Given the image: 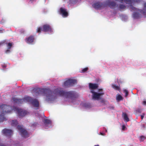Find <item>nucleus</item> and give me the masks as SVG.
<instances>
[{"instance_id":"obj_1","label":"nucleus","mask_w":146,"mask_h":146,"mask_svg":"<svg viewBox=\"0 0 146 146\" xmlns=\"http://www.w3.org/2000/svg\"><path fill=\"white\" fill-rule=\"evenodd\" d=\"M89 87L92 94V98L93 100H99L104 94V91L102 89H99L97 90H96L98 87V85L97 84L90 83L89 84Z\"/></svg>"},{"instance_id":"obj_2","label":"nucleus","mask_w":146,"mask_h":146,"mask_svg":"<svg viewBox=\"0 0 146 146\" xmlns=\"http://www.w3.org/2000/svg\"><path fill=\"white\" fill-rule=\"evenodd\" d=\"M54 93L56 96H64L66 99V100L73 102V95L71 92H64L63 91L56 90L54 91Z\"/></svg>"},{"instance_id":"obj_3","label":"nucleus","mask_w":146,"mask_h":146,"mask_svg":"<svg viewBox=\"0 0 146 146\" xmlns=\"http://www.w3.org/2000/svg\"><path fill=\"white\" fill-rule=\"evenodd\" d=\"M0 108L2 113L1 114H0V122H2L6 120L3 114L11 113L13 110H12L11 107L4 105L1 106Z\"/></svg>"},{"instance_id":"obj_4","label":"nucleus","mask_w":146,"mask_h":146,"mask_svg":"<svg viewBox=\"0 0 146 146\" xmlns=\"http://www.w3.org/2000/svg\"><path fill=\"white\" fill-rule=\"evenodd\" d=\"M23 100L25 102H31L33 105L35 107H38L39 106V103L38 101L36 100H33L30 97H26L23 99Z\"/></svg>"},{"instance_id":"obj_5","label":"nucleus","mask_w":146,"mask_h":146,"mask_svg":"<svg viewBox=\"0 0 146 146\" xmlns=\"http://www.w3.org/2000/svg\"><path fill=\"white\" fill-rule=\"evenodd\" d=\"M36 32L38 33L44 32L50 34L52 33L53 30L52 28H37Z\"/></svg>"},{"instance_id":"obj_6","label":"nucleus","mask_w":146,"mask_h":146,"mask_svg":"<svg viewBox=\"0 0 146 146\" xmlns=\"http://www.w3.org/2000/svg\"><path fill=\"white\" fill-rule=\"evenodd\" d=\"M13 110L16 111V113L20 117L24 116L27 113L26 111L17 108H14Z\"/></svg>"},{"instance_id":"obj_7","label":"nucleus","mask_w":146,"mask_h":146,"mask_svg":"<svg viewBox=\"0 0 146 146\" xmlns=\"http://www.w3.org/2000/svg\"><path fill=\"white\" fill-rule=\"evenodd\" d=\"M17 128L22 136L25 138L27 137V131L23 128L22 126L19 125L18 126Z\"/></svg>"},{"instance_id":"obj_8","label":"nucleus","mask_w":146,"mask_h":146,"mask_svg":"<svg viewBox=\"0 0 146 146\" xmlns=\"http://www.w3.org/2000/svg\"><path fill=\"white\" fill-rule=\"evenodd\" d=\"M60 14L63 17H66L68 16V13L66 9L65 8L61 7L59 11Z\"/></svg>"},{"instance_id":"obj_9","label":"nucleus","mask_w":146,"mask_h":146,"mask_svg":"<svg viewBox=\"0 0 146 146\" xmlns=\"http://www.w3.org/2000/svg\"><path fill=\"white\" fill-rule=\"evenodd\" d=\"M76 80L75 79H69L64 82V85L66 86H72L76 83Z\"/></svg>"},{"instance_id":"obj_10","label":"nucleus","mask_w":146,"mask_h":146,"mask_svg":"<svg viewBox=\"0 0 146 146\" xmlns=\"http://www.w3.org/2000/svg\"><path fill=\"white\" fill-rule=\"evenodd\" d=\"M92 6L95 9H97L104 7L103 4L99 2L95 3L93 4Z\"/></svg>"},{"instance_id":"obj_11","label":"nucleus","mask_w":146,"mask_h":146,"mask_svg":"<svg viewBox=\"0 0 146 146\" xmlns=\"http://www.w3.org/2000/svg\"><path fill=\"white\" fill-rule=\"evenodd\" d=\"M12 43L9 42L6 44L7 48L5 50V52L6 53H9L11 51V49L12 46Z\"/></svg>"},{"instance_id":"obj_12","label":"nucleus","mask_w":146,"mask_h":146,"mask_svg":"<svg viewBox=\"0 0 146 146\" xmlns=\"http://www.w3.org/2000/svg\"><path fill=\"white\" fill-rule=\"evenodd\" d=\"M2 133L5 135L9 136L11 135L13 131L11 130L8 129H5L2 131Z\"/></svg>"},{"instance_id":"obj_13","label":"nucleus","mask_w":146,"mask_h":146,"mask_svg":"<svg viewBox=\"0 0 146 146\" xmlns=\"http://www.w3.org/2000/svg\"><path fill=\"white\" fill-rule=\"evenodd\" d=\"M106 3L111 8H113L116 5V3L114 1H111L108 0L106 1Z\"/></svg>"},{"instance_id":"obj_14","label":"nucleus","mask_w":146,"mask_h":146,"mask_svg":"<svg viewBox=\"0 0 146 146\" xmlns=\"http://www.w3.org/2000/svg\"><path fill=\"white\" fill-rule=\"evenodd\" d=\"M34 39L33 36H31L26 39V41L27 43H31L33 42Z\"/></svg>"},{"instance_id":"obj_15","label":"nucleus","mask_w":146,"mask_h":146,"mask_svg":"<svg viewBox=\"0 0 146 146\" xmlns=\"http://www.w3.org/2000/svg\"><path fill=\"white\" fill-rule=\"evenodd\" d=\"M81 106L83 108H89L91 107L90 104L86 102L82 103L81 104Z\"/></svg>"},{"instance_id":"obj_16","label":"nucleus","mask_w":146,"mask_h":146,"mask_svg":"<svg viewBox=\"0 0 146 146\" xmlns=\"http://www.w3.org/2000/svg\"><path fill=\"white\" fill-rule=\"evenodd\" d=\"M139 12L143 15H146V3H144V7L142 10H139Z\"/></svg>"},{"instance_id":"obj_17","label":"nucleus","mask_w":146,"mask_h":146,"mask_svg":"<svg viewBox=\"0 0 146 146\" xmlns=\"http://www.w3.org/2000/svg\"><path fill=\"white\" fill-rule=\"evenodd\" d=\"M116 99L117 101L119 102L120 101L122 100L123 99V97L121 95L117 94L116 95Z\"/></svg>"},{"instance_id":"obj_18","label":"nucleus","mask_w":146,"mask_h":146,"mask_svg":"<svg viewBox=\"0 0 146 146\" xmlns=\"http://www.w3.org/2000/svg\"><path fill=\"white\" fill-rule=\"evenodd\" d=\"M138 0H124V1L126 4H131L134 2H137Z\"/></svg>"},{"instance_id":"obj_19","label":"nucleus","mask_w":146,"mask_h":146,"mask_svg":"<svg viewBox=\"0 0 146 146\" xmlns=\"http://www.w3.org/2000/svg\"><path fill=\"white\" fill-rule=\"evenodd\" d=\"M46 100L48 102H51L54 100V98L52 96L49 95L46 97Z\"/></svg>"},{"instance_id":"obj_20","label":"nucleus","mask_w":146,"mask_h":146,"mask_svg":"<svg viewBox=\"0 0 146 146\" xmlns=\"http://www.w3.org/2000/svg\"><path fill=\"white\" fill-rule=\"evenodd\" d=\"M122 117L125 121L127 122L129 121V119L127 115L125 113H123L122 114Z\"/></svg>"},{"instance_id":"obj_21","label":"nucleus","mask_w":146,"mask_h":146,"mask_svg":"<svg viewBox=\"0 0 146 146\" xmlns=\"http://www.w3.org/2000/svg\"><path fill=\"white\" fill-rule=\"evenodd\" d=\"M133 17L135 19H139L141 17V15L138 13H134L133 15Z\"/></svg>"},{"instance_id":"obj_22","label":"nucleus","mask_w":146,"mask_h":146,"mask_svg":"<svg viewBox=\"0 0 146 146\" xmlns=\"http://www.w3.org/2000/svg\"><path fill=\"white\" fill-rule=\"evenodd\" d=\"M45 125V127L48 126V127L50 126L51 122L50 120L48 119H45L44 121Z\"/></svg>"},{"instance_id":"obj_23","label":"nucleus","mask_w":146,"mask_h":146,"mask_svg":"<svg viewBox=\"0 0 146 146\" xmlns=\"http://www.w3.org/2000/svg\"><path fill=\"white\" fill-rule=\"evenodd\" d=\"M18 123L16 120H12L11 122V124L12 126H17Z\"/></svg>"},{"instance_id":"obj_24","label":"nucleus","mask_w":146,"mask_h":146,"mask_svg":"<svg viewBox=\"0 0 146 146\" xmlns=\"http://www.w3.org/2000/svg\"><path fill=\"white\" fill-rule=\"evenodd\" d=\"M111 86L113 88V89L115 90H120V88L119 87V86H117L115 84H112Z\"/></svg>"},{"instance_id":"obj_25","label":"nucleus","mask_w":146,"mask_h":146,"mask_svg":"<svg viewBox=\"0 0 146 146\" xmlns=\"http://www.w3.org/2000/svg\"><path fill=\"white\" fill-rule=\"evenodd\" d=\"M130 9L131 11H137V9L132 5H130Z\"/></svg>"},{"instance_id":"obj_26","label":"nucleus","mask_w":146,"mask_h":146,"mask_svg":"<svg viewBox=\"0 0 146 146\" xmlns=\"http://www.w3.org/2000/svg\"><path fill=\"white\" fill-rule=\"evenodd\" d=\"M123 92L124 93H125V97H126L127 96H128V91L124 89L123 90Z\"/></svg>"},{"instance_id":"obj_27","label":"nucleus","mask_w":146,"mask_h":146,"mask_svg":"<svg viewBox=\"0 0 146 146\" xmlns=\"http://www.w3.org/2000/svg\"><path fill=\"white\" fill-rule=\"evenodd\" d=\"M119 8L120 9H124L126 8V6L123 5H120Z\"/></svg>"},{"instance_id":"obj_28","label":"nucleus","mask_w":146,"mask_h":146,"mask_svg":"<svg viewBox=\"0 0 146 146\" xmlns=\"http://www.w3.org/2000/svg\"><path fill=\"white\" fill-rule=\"evenodd\" d=\"M145 139V137L144 136H142L140 137L139 139L141 141H143Z\"/></svg>"},{"instance_id":"obj_29","label":"nucleus","mask_w":146,"mask_h":146,"mask_svg":"<svg viewBox=\"0 0 146 146\" xmlns=\"http://www.w3.org/2000/svg\"><path fill=\"white\" fill-rule=\"evenodd\" d=\"M51 26L48 24H46L43 25V26L42 27H50Z\"/></svg>"},{"instance_id":"obj_30","label":"nucleus","mask_w":146,"mask_h":146,"mask_svg":"<svg viewBox=\"0 0 146 146\" xmlns=\"http://www.w3.org/2000/svg\"><path fill=\"white\" fill-rule=\"evenodd\" d=\"M88 68H84L82 70V71L83 72H85L88 70Z\"/></svg>"},{"instance_id":"obj_31","label":"nucleus","mask_w":146,"mask_h":146,"mask_svg":"<svg viewBox=\"0 0 146 146\" xmlns=\"http://www.w3.org/2000/svg\"><path fill=\"white\" fill-rule=\"evenodd\" d=\"M126 129V127L124 125H122V129L123 130H125Z\"/></svg>"},{"instance_id":"obj_32","label":"nucleus","mask_w":146,"mask_h":146,"mask_svg":"<svg viewBox=\"0 0 146 146\" xmlns=\"http://www.w3.org/2000/svg\"><path fill=\"white\" fill-rule=\"evenodd\" d=\"M13 101H14V102H16V103H18V102L19 101V100H18V99H13Z\"/></svg>"},{"instance_id":"obj_33","label":"nucleus","mask_w":146,"mask_h":146,"mask_svg":"<svg viewBox=\"0 0 146 146\" xmlns=\"http://www.w3.org/2000/svg\"><path fill=\"white\" fill-rule=\"evenodd\" d=\"M4 32V30L2 28H0V33H2Z\"/></svg>"},{"instance_id":"obj_34","label":"nucleus","mask_w":146,"mask_h":146,"mask_svg":"<svg viewBox=\"0 0 146 146\" xmlns=\"http://www.w3.org/2000/svg\"><path fill=\"white\" fill-rule=\"evenodd\" d=\"M116 0L117 1H119L121 3H122L123 1V0Z\"/></svg>"},{"instance_id":"obj_35","label":"nucleus","mask_w":146,"mask_h":146,"mask_svg":"<svg viewBox=\"0 0 146 146\" xmlns=\"http://www.w3.org/2000/svg\"><path fill=\"white\" fill-rule=\"evenodd\" d=\"M144 116V114L141 115V117L142 119H143Z\"/></svg>"},{"instance_id":"obj_36","label":"nucleus","mask_w":146,"mask_h":146,"mask_svg":"<svg viewBox=\"0 0 146 146\" xmlns=\"http://www.w3.org/2000/svg\"><path fill=\"white\" fill-rule=\"evenodd\" d=\"M143 104H144V105L146 104V101H144L143 102Z\"/></svg>"},{"instance_id":"obj_37","label":"nucleus","mask_w":146,"mask_h":146,"mask_svg":"<svg viewBox=\"0 0 146 146\" xmlns=\"http://www.w3.org/2000/svg\"><path fill=\"white\" fill-rule=\"evenodd\" d=\"M4 41H3L1 42L0 43V44H3L4 43Z\"/></svg>"},{"instance_id":"obj_38","label":"nucleus","mask_w":146,"mask_h":146,"mask_svg":"<svg viewBox=\"0 0 146 146\" xmlns=\"http://www.w3.org/2000/svg\"><path fill=\"white\" fill-rule=\"evenodd\" d=\"M100 135H104V134L102 133H100Z\"/></svg>"},{"instance_id":"obj_39","label":"nucleus","mask_w":146,"mask_h":146,"mask_svg":"<svg viewBox=\"0 0 146 146\" xmlns=\"http://www.w3.org/2000/svg\"><path fill=\"white\" fill-rule=\"evenodd\" d=\"M35 0H30V1H31L32 2H33V1H34Z\"/></svg>"},{"instance_id":"obj_40","label":"nucleus","mask_w":146,"mask_h":146,"mask_svg":"<svg viewBox=\"0 0 146 146\" xmlns=\"http://www.w3.org/2000/svg\"><path fill=\"white\" fill-rule=\"evenodd\" d=\"M4 21V19H2V22H3Z\"/></svg>"},{"instance_id":"obj_41","label":"nucleus","mask_w":146,"mask_h":146,"mask_svg":"<svg viewBox=\"0 0 146 146\" xmlns=\"http://www.w3.org/2000/svg\"><path fill=\"white\" fill-rule=\"evenodd\" d=\"M94 146H99L98 145H95Z\"/></svg>"}]
</instances>
